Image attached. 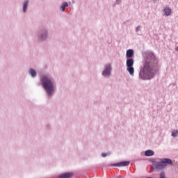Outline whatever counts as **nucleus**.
Here are the masks:
<instances>
[{"label": "nucleus", "mask_w": 178, "mask_h": 178, "mask_svg": "<svg viewBox=\"0 0 178 178\" xmlns=\"http://www.w3.org/2000/svg\"><path fill=\"white\" fill-rule=\"evenodd\" d=\"M129 165H130V161H122L114 164V166H118L119 168H120L122 166H129Z\"/></svg>", "instance_id": "6e6552de"}, {"label": "nucleus", "mask_w": 178, "mask_h": 178, "mask_svg": "<svg viewBox=\"0 0 178 178\" xmlns=\"http://www.w3.org/2000/svg\"><path fill=\"white\" fill-rule=\"evenodd\" d=\"M163 13L165 16H170V13H172V9L165 8L163 9Z\"/></svg>", "instance_id": "1a4fd4ad"}, {"label": "nucleus", "mask_w": 178, "mask_h": 178, "mask_svg": "<svg viewBox=\"0 0 178 178\" xmlns=\"http://www.w3.org/2000/svg\"><path fill=\"white\" fill-rule=\"evenodd\" d=\"M29 73L32 76V77H35V76H37V72L33 68L30 69Z\"/></svg>", "instance_id": "ddd939ff"}, {"label": "nucleus", "mask_w": 178, "mask_h": 178, "mask_svg": "<svg viewBox=\"0 0 178 178\" xmlns=\"http://www.w3.org/2000/svg\"><path fill=\"white\" fill-rule=\"evenodd\" d=\"M155 56L152 53H147L143 67L140 69L139 77L142 80H151L155 76Z\"/></svg>", "instance_id": "f257e3e1"}, {"label": "nucleus", "mask_w": 178, "mask_h": 178, "mask_svg": "<svg viewBox=\"0 0 178 178\" xmlns=\"http://www.w3.org/2000/svg\"><path fill=\"white\" fill-rule=\"evenodd\" d=\"M40 40H47V33L41 35Z\"/></svg>", "instance_id": "2eb2a0df"}, {"label": "nucleus", "mask_w": 178, "mask_h": 178, "mask_svg": "<svg viewBox=\"0 0 178 178\" xmlns=\"http://www.w3.org/2000/svg\"><path fill=\"white\" fill-rule=\"evenodd\" d=\"M159 178H166L165 177V172L163 171H162L161 173H160V177Z\"/></svg>", "instance_id": "dca6fc26"}, {"label": "nucleus", "mask_w": 178, "mask_h": 178, "mask_svg": "<svg viewBox=\"0 0 178 178\" xmlns=\"http://www.w3.org/2000/svg\"><path fill=\"white\" fill-rule=\"evenodd\" d=\"M145 156H152L154 155V151L152 150H147L145 152Z\"/></svg>", "instance_id": "9d476101"}, {"label": "nucleus", "mask_w": 178, "mask_h": 178, "mask_svg": "<svg viewBox=\"0 0 178 178\" xmlns=\"http://www.w3.org/2000/svg\"><path fill=\"white\" fill-rule=\"evenodd\" d=\"M111 67L110 64H108L106 66V69L102 72L103 76H109V74H111Z\"/></svg>", "instance_id": "39448f33"}, {"label": "nucleus", "mask_w": 178, "mask_h": 178, "mask_svg": "<svg viewBox=\"0 0 178 178\" xmlns=\"http://www.w3.org/2000/svg\"><path fill=\"white\" fill-rule=\"evenodd\" d=\"M41 83L48 95H52V92H54V83L52 80L47 76H43L41 78Z\"/></svg>", "instance_id": "f03ea898"}, {"label": "nucleus", "mask_w": 178, "mask_h": 178, "mask_svg": "<svg viewBox=\"0 0 178 178\" xmlns=\"http://www.w3.org/2000/svg\"><path fill=\"white\" fill-rule=\"evenodd\" d=\"M152 1H153V2H156V0H152Z\"/></svg>", "instance_id": "a211bd4d"}, {"label": "nucleus", "mask_w": 178, "mask_h": 178, "mask_svg": "<svg viewBox=\"0 0 178 178\" xmlns=\"http://www.w3.org/2000/svg\"><path fill=\"white\" fill-rule=\"evenodd\" d=\"M108 156V154H106V153H102V156L103 157V158H106V156Z\"/></svg>", "instance_id": "f3484780"}, {"label": "nucleus", "mask_w": 178, "mask_h": 178, "mask_svg": "<svg viewBox=\"0 0 178 178\" xmlns=\"http://www.w3.org/2000/svg\"><path fill=\"white\" fill-rule=\"evenodd\" d=\"M173 162L170 159H161V162H156L155 164L156 168L162 170L168 166V165H172Z\"/></svg>", "instance_id": "7ed1b4c3"}, {"label": "nucleus", "mask_w": 178, "mask_h": 178, "mask_svg": "<svg viewBox=\"0 0 178 178\" xmlns=\"http://www.w3.org/2000/svg\"><path fill=\"white\" fill-rule=\"evenodd\" d=\"M73 172H65L58 175V178H72Z\"/></svg>", "instance_id": "423d86ee"}, {"label": "nucleus", "mask_w": 178, "mask_h": 178, "mask_svg": "<svg viewBox=\"0 0 178 178\" xmlns=\"http://www.w3.org/2000/svg\"><path fill=\"white\" fill-rule=\"evenodd\" d=\"M171 136H172V137H177V136H178V130H175V131L172 133Z\"/></svg>", "instance_id": "4468645a"}, {"label": "nucleus", "mask_w": 178, "mask_h": 178, "mask_svg": "<svg viewBox=\"0 0 178 178\" xmlns=\"http://www.w3.org/2000/svg\"><path fill=\"white\" fill-rule=\"evenodd\" d=\"M126 56L127 59H131L133 56H134V49H128L126 53Z\"/></svg>", "instance_id": "0eeeda50"}, {"label": "nucleus", "mask_w": 178, "mask_h": 178, "mask_svg": "<svg viewBox=\"0 0 178 178\" xmlns=\"http://www.w3.org/2000/svg\"><path fill=\"white\" fill-rule=\"evenodd\" d=\"M134 65V59L128 58L127 60V70L129 72L131 76H134V67L133 65Z\"/></svg>", "instance_id": "20e7f679"}, {"label": "nucleus", "mask_w": 178, "mask_h": 178, "mask_svg": "<svg viewBox=\"0 0 178 178\" xmlns=\"http://www.w3.org/2000/svg\"><path fill=\"white\" fill-rule=\"evenodd\" d=\"M67 6H69V4H67V2H64L60 6V10H62V12H65V8H67Z\"/></svg>", "instance_id": "9b49d317"}, {"label": "nucleus", "mask_w": 178, "mask_h": 178, "mask_svg": "<svg viewBox=\"0 0 178 178\" xmlns=\"http://www.w3.org/2000/svg\"><path fill=\"white\" fill-rule=\"evenodd\" d=\"M27 6H29V1H25L23 6V12L26 13V10H27Z\"/></svg>", "instance_id": "f8f14e48"}]
</instances>
